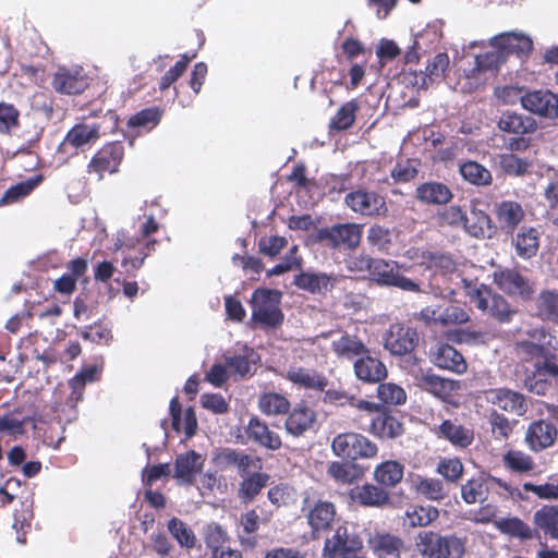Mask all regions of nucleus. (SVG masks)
<instances>
[{"mask_svg":"<svg viewBox=\"0 0 558 558\" xmlns=\"http://www.w3.org/2000/svg\"><path fill=\"white\" fill-rule=\"evenodd\" d=\"M497 128L507 134L530 135L537 130V122L531 116L514 110H505L498 118Z\"/></svg>","mask_w":558,"mask_h":558,"instance_id":"26","label":"nucleus"},{"mask_svg":"<svg viewBox=\"0 0 558 558\" xmlns=\"http://www.w3.org/2000/svg\"><path fill=\"white\" fill-rule=\"evenodd\" d=\"M247 441L268 450H279L282 446L281 437L258 416H252L244 428Z\"/></svg>","mask_w":558,"mask_h":558,"instance_id":"22","label":"nucleus"},{"mask_svg":"<svg viewBox=\"0 0 558 558\" xmlns=\"http://www.w3.org/2000/svg\"><path fill=\"white\" fill-rule=\"evenodd\" d=\"M536 307L543 319L558 323V292L543 290L537 298Z\"/></svg>","mask_w":558,"mask_h":558,"instance_id":"53","label":"nucleus"},{"mask_svg":"<svg viewBox=\"0 0 558 558\" xmlns=\"http://www.w3.org/2000/svg\"><path fill=\"white\" fill-rule=\"evenodd\" d=\"M436 471L448 482L458 483L463 476L464 466L459 458H445L439 461Z\"/></svg>","mask_w":558,"mask_h":558,"instance_id":"63","label":"nucleus"},{"mask_svg":"<svg viewBox=\"0 0 558 558\" xmlns=\"http://www.w3.org/2000/svg\"><path fill=\"white\" fill-rule=\"evenodd\" d=\"M404 465L397 460H387L377 464L374 469V481L386 490L395 488L402 482Z\"/></svg>","mask_w":558,"mask_h":558,"instance_id":"37","label":"nucleus"},{"mask_svg":"<svg viewBox=\"0 0 558 558\" xmlns=\"http://www.w3.org/2000/svg\"><path fill=\"white\" fill-rule=\"evenodd\" d=\"M211 462L218 470H235L240 476L247 475L252 470L263 469L262 458L230 447L214 451Z\"/></svg>","mask_w":558,"mask_h":558,"instance_id":"7","label":"nucleus"},{"mask_svg":"<svg viewBox=\"0 0 558 558\" xmlns=\"http://www.w3.org/2000/svg\"><path fill=\"white\" fill-rule=\"evenodd\" d=\"M438 324L440 327H449L452 325H462L470 320L469 313L461 306L450 304L441 307Z\"/></svg>","mask_w":558,"mask_h":558,"instance_id":"64","label":"nucleus"},{"mask_svg":"<svg viewBox=\"0 0 558 558\" xmlns=\"http://www.w3.org/2000/svg\"><path fill=\"white\" fill-rule=\"evenodd\" d=\"M162 118V110L156 106L142 109L135 114L131 116L128 125L130 128H142L145 130H153L156 128Z\"/></svg>","mask_w":558,"mask_h":558,"instance_id":"56","label":"nucleus"},{"mask_svg":"<svg viewBox=\"0 0 558 558\" xmlns=\"http://www.w3.org/2000/svg\"><path fill=\"white\" fill-rule=\"evenodd\" d=\"M418 166L417 159L398 160L391 170V178L397 183H408L416 178Z\"/></svg>","mask_w":558,"mask_h":558,"instance_id":"62","label":"nucleus"},{"mask_svg":"<svg viewBox=\"0 0 558 558\" xmlns=\"http://www.w3.org/2000/svg\"><path fill=\"white\" fill-rule=\"evenodd\" d=\"M494 213L500 230L507 234H512L525 217L523 207L515 201L497 203Z\"/></svg>","mask_w":558,"mask_h":558,"instance_id":"31","label":"nucleus"},{"mask_svg":"<svg viewBox=\"0 0 558 558\" xmlns=\"http://www.w3.org/2000/svg\"><path fill=\"white\" fill-rule=\"evenodd\" d=\"M102 367L97 364L85 365L72 377V400L83 399V389L87 384H93L100 379Z\"/></svg>","mask_w":558,"mask_h":558,"instance_id":"46","label":"nucleus"},{"mask_svg":"<svg viewBox=\"0 0 558 558\" xmlns=\"http://www.w3.org/2000/svg\"><path fill=\"white\" fill-rule=\"evenodd\" d=\"M415 551L421 558H462L465 539L456 534L442 535L433 530H424L415 536Z\"/></svg>","mask_w":558,"mask_h":558,"instance_id":"2","label":"nucleus"},{"mask_svg":"<svg viewBox=\"0 0 558 558\" xmlns=\"http://www.w3.org/2000/svg\"><path fill=\"white\" fill-rule=\"evenodd\" d=\"M415 379L417 387L441 400L451 398L459 388L457 380L442 378L433 373L421 374Z\"/></svg>","mask_w":558,"mask_h":558,"instance_id":"32","label":"nucleus"},{"mask_svg":"<svg viewBox=\"0 0 558 558\" xmlns=\"http://www.w3.org/2000/svg\"><path fill=\"white\" fill-rule=\"evenodd\" d=\"M367 432L380 440H392L401 437L405 427L400 417L388 407L371 418Z\"/></svg>","mask_w":558,"mask_h":558,"instance_id":"16","label":"nucleus"},{"mask_svg":"<svg viewBox=\"0 0 558 558\" xmlns=\"http://www.w3.org/2000/svg\"><path fill=\"white\" fill-rule=\"evenodd\" d=\"M43 181V175L37 174L34 175L25 181L19 182L17 184L11 186L8 189L2 198L1 203L8 204L15 202L22 197H25L28 195L36 186L39 185V183Z\"/></svg>","mask_w":558,"mask_h":558,"instance_id":"61","label":"nucleus"},{"mask_svg":"<svg viewBox=\"0 0 558 558\" xmlns=\"http://www.w3.org/2000/svg\"><path fill=\"white\" fill-rule=\"evenodd\" d=\"M517 255L523 259L534 257L539 248V233L533 227H522L512 239Z\"/></svg>","mask_w":558,"mask_h":558,"instance_id":"40","label":"nucleus"},{"mask_svg":"<svg viewBox=\"0 0 558 558\" xmlns=\"http://www.w3.org/2000/svg\"><path fill=\"white\" fill-rule=\"evenodd\" d=\"M281 292L271 289H256L251 298L252 320L263 328H277L284 319L280 310Z\"/></svg>","mask_w":558,"mask_h":558,"instance_id":"4","label":"nucleus"},{"mask_svg":"<svg viewBox=\"0 0 558 558\" xmlns=\"http://www.w3.org/2000/svg\"><path fill=\"white\" fill-rule=\"evenodd\" d=\"M499 166L504 173L512 177H522L529 173L531 162L515 154H502L499 156Z\"/></svg>","mask_w":558,"mask_h":558,"instance_id":"60","label":"nucleus"},{"mask_svg":"<svg viewBox=\"0 0 558 558\" xmlns=\"http://www.w3.org/2000/svg\"><path fill=\"white\" fill-rule=\"evenodd\" d=\"M492 436L495 440H507L513 433L517 421H510L505 414L492 410L487 416Z\"/></svg>","mask_w":558,"mask_h":558,"instance_id":"49","label":"nucleus"},{"mask_svg":"<svg viewBox=\"0 0 558 558\" xmlns=\"http://www.w3.org/2000/svg\"><path fill=\"white\" fill-rule=\"evenodd\" d=\"M337 281L336 276L326 272L301 271L293 278V284L311 294L325 295L331 291Z\"/></svg>","mask_w":558,"mask_h":558,"instance_id":"28","label":"nucleus"},{"mask_svg":"<svg viewBox=\"0 0 558 558\" xmlns=\"http://www.w3.org/2000/svg\"><path fill=\"white\" fill-rule=\"evenodd\" d=\"M459 172L466 182L476 186H487L493 182L492 172L477 161L468 160L461 163Z\"/></svg>","mask_w":558,"mask_h":558,"instance_id":"45","label":"nucleus"},{"mask_svg":"<svg viewBox=\"0 0 558 558\" xmlns=\"http://www.w3.org/2000/svg\"><path fill=\"white\" fill-rule=\"evenodd\" d=\"M365 267L369 279L380 287H395L408 292H420V284L405 277L396 260L384 258H366Z\"/></svg>","mask_w":558,"mask_h":558,"instance_id":"3","label":"nucleus"},{"mask_svg":"<svg viewBox=\"0 0 558 558\" xmlns=\"http://www.w3.org/2000/svg\"><path fill=\"white\" fill-rule=\"evenodd\" d=\"M494 282L509 295L530 300L534 294V287L530 280L515 268H505L494 271Z\"/></svg>","mask_w":558,"mask_h":558,"instance_id":"15","label":"nucleus"},{"mask_svg":"<svg viewBox=\"0 0 558 558\" xmlns=\"http://www.w3.org/2000/svg\"><path fill=\"white\" fill-rule=\"evenodd\" d=\"M331 350L338 357L347 360L359 359L369 353V349L357 336L348 332L332 341Z\"/></svg>","mask_w":558,"mask_h":558,"instance_id":"38","label":"nucleus"},{"mask_svg":"<svg viewBox=\"0 0 558 558\" xmlns=\"http://www.w3.org/2000/svg\"><path fill=\"white\" fill-rule=\"evenodd\" d=\"M529 335L539 343H534L530 340H523L517 343V353L523 361L529 362L544 356L545 347L558 350L557 337L549 333L544 327L535 328L530 331Z\"/></svg>","mask_w":558,"mask_h":558,"instance_id":"18","label":"nucleus"},{"mask_svg":"<svg viewBox=\"0 0 558 558\" xmlns=\"http://www.w3.org/2000/svg\"><path fill=\"white\" fill-rule=\"evenodd\" d=\"M484 395L488 403L518 416H523L529 409L523 393L506 387L485 390Z\"/></svg>","mask_w":558,"mask_h":558,"instance_id":"17","label":"nucleus"},{"mask_svg":"<svg viewBox=\"0 0 558 558\" xmlns=\"http://www.w3.org/2000/svg\"><path fill=\"white\" fill-rule=\"evenodd\" d=\"M344 203L355 214L366 217L384 216L388 210L384 196L365 189L348 193Z\"/></svg>","mask_w":558,"mask_h":558,"instance_id":"12","label":"nucleus"},{"mask_svg":"<svg viewBox=\"0 0 558 558\" xmlns=\"http://www.w3.org/2000/svg\"><path fill=\"white\" fill-rule=\"evenodd\" d=\"M159 230V223L153 215L141 226L140 236H128L114 243L116 250L125 253L121 266L128 275L134 276L149 254L155 251L157 240L149 236Z\"/></svg>","mask_w":558,"mask_h":558,"instance_id":"1","label":"nucleus"},{"mask_svg":"<svg viewBox=\"0 0 558 558\" xmlns=\"http://www.w3.org/2000/svg\"><path fill=\"white\" fill-rule=\"evenodd\" d=\"M504 466L512 473L527 474L535 468L533 458L520 450L510 449L502 456Z\"/></svg>","mask_w":558,"mask_h":558,"instance_id":"47","label":"nucleus"},{"mask_svg":"<svg viewBox=\"0 0 558 558\" xmlns=\"http://www.w3.org/2000/svg\"><path fill=\"white\" fill-rule=\"evenodd\" d=\"M452 197L449 186L438 181L424 182L415 190V198L425 205H446Z\"/></svg>","mask_w":558,"mask_h":558,"instance_id":"35","label":"nucleus"},{"mask_svg":"<svg viewBox=\"0 0 558 558\" xmlns=\"http://www.w3.org/2000/svg\"><path fill=\"white\" fill-rule=\"evenodd\" d=\"M533 522L545 534L558 539V505L543 506L535 511Z\"/></svg>","mask_w":558,"mask_h":558,"instance_id":"44","label":"nucleus"},{"mask_svg":"<svg viewBox=\"0 0 558 558\" xmlns=\"http://www.w3.org/2000/svg\"><path fill=\"white\" fill-rule=\"evenodd\" d=\"M411 489L430 501H441L447 497L444 482L439 478L415 475L411 480Z\"/></svg>","mask_w":558,"mask_h":558,"instance_id":"39","label":"nucleus"},{"mask_svg":"<svg viewBox=\"0 0 558 558\" xmlns=\"http://www.w3.org/2000/svg\"><path fill=\"white\" fill-rule=\"evenodd\" d=\"M420 336L416 328L403 323H392L383 336L384 348L392 355L403 356L417 347Z\"/></svg>","mask_w":558,"mask_h":558,"instance_id":"8","label":"nucleus"},{"mask_svg":"<svg viewBox=\"0 0 558 558\" xmlns=\"http://www.w3.org/2000/svg\"><path fill=\"white\" fill-rule=\"evenodd\" d=\"M464 231L476 239H490L497 232V227L490 216L478 207V203L471 202L469 213L465 211Z\"/></svg>","mask_w":558,"mask_h":558,"instance_id":"21","label":"nucleus"},{"mask_svg":"<svg viewBox=\"0 0 558 558\" xmlns=\"http://www.w3.org/2000/svg\"><path fill=\"white\" fill-rule=\"evenodd\" d=\"M123 156L124 147L121 142L108 143L92 158L89 168L99 174L113 173L118 171Z\"/></svg>","mask_w":558,"mask_h":558,"instance_id":"27","label":"nucleus"},{"mask_svg":"<svg viewBox=\"0 0 558 558\" xmlns=\"http://www.w3.org/2000/svg\"><path fill=\"white\" fill-rule=\"evenodd\" d=\"M433 363L439 368L463 374L468 369L464 356L452 345L441 343L433 353Z\"/></svg>","mask_w":558,"mask_h":558,"instance_id":"34","label":"nucleus"},{"mask_svg":"<svg viewBox=\"0 0 558 558\" xmlns=\"http://www.w3.org/2000/svg\"><path fill=\"white\" fill-rule=\"evenodd\" d=\"M359 109L360 106L354 99L344 102L331 119L329 128L336 131L350 129L355 122Z\"/></svg>","mask_w":558,"mask_h":558,"instance_id":"51","label":"nucleus"},{"mask_svg":"<svg viewBox=\"0 0 558 558\" xmlns=\"http://www.w3.org/2000/svg\"><path fill=\"white\" fill-rule=\"evenodd\" d=\"M497 40L501 50L519 58H527L533 50L532 39L523 34L507 33L500 35Z\"/></svg>","mask_w":558,"mask_h":558,"instance_id":"43","label":"nucleus"},{"mask_svg":"<svg viewBox=\"0 0 558 558\" xmlns=\"http://www.w3.org/2000/svg\"><path fill=\"white\" fill-rule=\"evenodd\" d=\"M367 547L376 558H401L404 541L386 530H375L366 538Z\"/></svg>","mask_w":558,"mask_h":558,"instance_id":"14","label":"nucleus"},{"mask_svg":"<svg viewBox=\"0 0 558 558\" xmlns=\"http://www.w3.org/2000/svg\"><path fill=\"white\" fill-rule=\"evenodd\" d=\"M293 386L316 392H323L329 385L327 376L315 368L292 364L284 375Z\"/></svg>","mask_w":558,"mask_h":558,"instance_id":"19","label":"nucleus"},{"mask_svg":"<svg viewBox=\"0 0 558 558\" xmlns=\"http://www.w3.org/2000/svg\"><path fill=\"white\" fill-rule=\"evenodd\" d=\"M487 490L486 480L482 476L472 477L461 486V497L468 505H473L483 501Z\"/></svg>","mask_w":558,"mask_h":558,"instance_id":"57","label":"nucleus"},{"mask_svg":"<svg viewBox=\"0 0 558 558\" xmlns=\"http://www.w3.org/2000/svg\"><path fill=\"white\" fill-rule=\"evenodd\" d=\"M354 374L363 383L378 384L388 376V371L383 361L369 353L356 359L353 364Z\"/></svg>","mask_w":558,"mask_h":558,"instance_id":"29","label":"nucleus"},{"mask_svg":"<svg viewBox=\"0 0 558 558\" xmlns=\"http://www.w3.org/2000/svg\"><path fill=\"white\" fill-rule=\"evenodd\" d=\"M236 497L243 505L253 502L268 485L270 475L262 470H252L247 475H241Z\"/></svg>","mask_w":558,"mask_h":558,"instance_id":"30","label":"nucleus"},{"mask_svg":"<svg viewBox=\"0 0 558 558\" xmlns=\"http://www.w3.org/2000/svg\"><path fill=\"white\" fill-rule=\"evenodd\" d=\"M106 90L107 82L96 68L85 69L77 65L72 70V95L85 94L86 101L92 102Z\"/></svg>","mask_w":558,"mask_h":558,"instance_id":"11","label":"nucleus"},{"mask_svg":"<svg viewBox=\"0 0 558 558\" xmlns=\"http://www.w3.org/2000/svg\"><path fill=\"white\" fill-rule=\"evenodd\" d=\"M410 527H425L436 521L439 510L434 506H414L405 512Z\"/></svg>","mask_w":558,"mask_h":558,"instance_id":"55","label":"nucleus"},{"mask_svg":"<svg viewBox=\"0 0 558 558\" xmlns=\"http://www.w3.org/2000/svg\"><path fill=\"white\" fill-rule=\"evenodd\" d=\"M308 497L304 498L302 510L307 507L306 520L311 529L313 539H318L323 534L332 529L336 518V506L328 500H317L313 506L308 505Z\"/></svg>","mask_w":558,"mask_h":558,"instance_id":"10","label":"nucleus"},{"mask_svg":"<svg viewBox=\"0 0 558 558\" xmlns=\"http://www.w3.org/2000/svg\"><path fill=\"white\" fill-rule=\"evenodd\" d=\"M558 430L554 423L548 420L533 421L525 432V442L535 452L553 446L557 439Z\"/></svg>","mask_w":558,"mask_h":558,"instance_id":"23","label":"nucleus"},{"mask_svg":"<svg viewBox=\"0 0 558 558\" xmlns=\"http://www.w3.org/2000/svg\"><path fill=\"white\" fill-rule=\"evenodd\" d=\"M203 464L202 456L194 450L178 454L174 461V477L186 485H192Z\"/></svg>","mask_w":558,"mask_h":558,"instance_id":"33","label":"nucleus"},{"mask_svg":"<svg viewBox=\"0 0 558 558\" xmlns=\"http://www.w3.org/2000/svg\"><path fill=\"white\" fill-rule=\"evenodd\" d=\"M258 408L266 415L286 414L290 410V401L280 393L266 392L259 397Z\"/></svg>","mask_w":558,"mask_h":558,"instance_id":"50","label":"nucleus"},{"mask_svg":"<svg viewBox=\"0 0 558 558\" xmlns=\"http://www.w3.org/2000/svg\"><path fill=\"white\" fill-rule=\"evenodd\" d=\"M327 474L338 484L350 485L361 480L364 471L356 463L332 461L328 465Z\"/></svg>","mask_w":558,"mask_h":558,"instance_id":"41","label":"nucleus"},{"mask_svg":"<svg viewBox=\"0 0 558 558\" xmlns=\"http://www.w3.org/2000/svg\"><path fill=\"white\" fill-rule=\"evenodd\" d=\"M258 360L259 356L255 350L247 345H243L233 354L225 355L226 365L235 376L240 378H244L245 376L252 374V367L257 363Z\"/></svg>","mask_w":558,"mask_h":558,"instance_id":"36","label":"nucleus"},{"mask_svg":"<svg viewBox=\"0 0 558 558\" xmlns=\"http://www.w3.org/2000/svg\"><path fill=\"white\" fill-rule=\"evenodd\" d=\"M313 238L333 250H355L361 243L362 226L354 222L336 223L317 229Z\"/></svg>","mask_w":558,"mask_h":558,"instance_id":"6","label":"nucleus"},{"mask_svg":"<svg viewBox=\"0 0 558 558\" xmlns=\"http://www.w3.org/2000/svg\"><path fill=\"white\" fill-rule=\"evenodd\" d=\"M505 62L502 51H486L475 57L474 66L466 74L468 77H477V74L487 71H497Z\"/></svg>","mask_w":558,"mask_h":558,"instance_id":"48","label":"nucleus"},{"mask_svg":"<svg viewBox=\"0 0 558 558\" xmlns=\"http://www.w3.org/2000/svg\"><path fill=\"white\" fill-rule=\"evenodd\" d=\"M481 311L501 324L511 322L518 312L505 296L493 292V290L486 299V307Z\"/></svg>","mask_w":558,"mask_h":558,"instance_id":"42","label":"nucleus"},{"mask_svg":"<svg viewBox=\"0 0 558 558\" xmlns=\"http://www.w3.org/2000/svg\"><path fill=\"white\" fill-rule=\"evenodd\" d=\"M435 434L458 449H466L474 441L473 428L464 426L458 420H444L435 429Z\"/></svg>","mask_w":558,"mask_h":558,"instance_id":"24","label":"nucleus"},{"mask_svg":"<svg viewBox=\"0 0 558 558\" xmlns=\"http://www.w3.org/2000/svg\"><path fill=\"white\" fill-rule=\"evenodd\" d=\"M229 541L228 532L220 524L213 522L205 527L204 542L211 555L223 548Z\"/></svg>","mask_w":558,"mask_h":558,"instance_id":"59","label":"nucleus"},{"mask_svg":"<svg viewBox=\"0 0 558 558\" xmlns=\"http://www.w3.org/2000/svg\"><path fill=\"white\" fill-rule=\"evenodd\" d=\"M168 531L171 536L185 548H193L196 544V536L193 530L181 519L171 518L168 521Z\"/></svg>","mask_w":558,"mask_h":558,"instance_id":"54","label":"nucleus"},{"mask_svg":"<svg viewBox=\"0 0 558 558\" xmlns=\"http://www.w3.org/2000/svg\"><path fill=\"white\" fill-rule=\"evenodd\" d=\"M377 398L385 407L402 405L407 402L405 390L395 383H378Z\"/></svg>","mask_w":558,"mask_h":558,"instance_id":"52","label":"nucleus"},{"mask_svg":"<svg viewBox=\"0 0 558 558\" xmlns=\"http://www.w3.org/2000/svg\"><path fill=\"white\" fill-rule=\"evenodd\" d=\"M349 496L354 504L365 508H385L392 504L390 493L377 483L357 485L350 490Z\"/></svg>","mask_w":558,"mask_h":558,"instance_id":"20","label":"nucleus"},{"mask_svg":"<svg viewBox=\"0 0 558 558\" xmlns=\"http://www.w3.org/2000/svg\"><path fill=\"white\" fill-rule=\"evenodd\" d=\"M363 549V539L359 533L349 531L347 525H339L331 537H327L323 547L324 558H341L357 554Z\"/></svg>","mask_w":558,"mask_h":558,"instance_id":"9","label":"nucleus"},{"mask_svg":"<svg viewBox=\"0 0 558 558\" xmlns=\"http://www.w3.org/2000/svg\"><path fill=\"white\" fill-rule=\"evenodd\" d=\"M316 421L317 413L315 410L302 401L296 403L295 407L288 412L284 428L289 435L300 437L312 429Z\"/></svg>","mask_w":558,"mask_h":558,"instance_id":"25","label":"nucleus"},{"mask_svg":"<svg viewBox=\"0 0 558 558\" xmlns=\"http://www.w3.org/2000/svg\"><path fill=\"white\" fill-rule=\"evenodd\" d=\"M331 449L337 457L351 461L374 459L379 451L376 442L354 432L337 435L331 442Z\"/></svg>","mask_w":558,"mask_h":558,"instance_id":"5","label":"nucleus"},{"mask_svg":"<svg viewBox=\"0 0 558 558\" xmlns=\"http://www.w3.org/2000/svg\"><path fill=\"white\" fill-rule=\"evenodd\" d=\"M496 526L501 533L513 537H519L521 539L533 538L532 529L517 517L500 519L496 522Z\"/></svg>","mask_w":558,"mask_h":558,"instance_id":"58","label":"nucleus"},{"mask_svg":"<svg viewBox=\"0 0 558 558\" xmlns=\"http://www.w3.org/2000/svg\"><path fill=\"white\" fill-rule=\"evenodd\" d=\"M522 108L546 120L558 119V95L549 89H534L524 93Z\"/></svg>","mask_w":558,"mask_h":558,"instance_id":"13","label":"nucleus"}]
</instances>
